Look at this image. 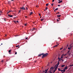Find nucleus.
I'll return each instance as SVG.
<instances>
[{"label":"nucleus","mask_w":73,"mask_h":73,"mask_svg":"<svg viewBox=\"0 0 73 73\" xmlns=\"http://www.w3.org/2000/svg\"><path fill=\"white\" fill-rule=\"evenodd\" d=\"M54 68L55 69L54 70L53 73H54V72H55L57 70V68L56 67H56H51V68H50V71H52V70H53V69H54Z\"/></svg>","instance_id":"obj_1"},{"label":"nucleus","mask_w":73,"mask_h":73,"mask_svg":"<svg viewBox=\"0 0 73 73\" xmlns=\"http://www.w3.org/2000/svg\"><path fill=\"white\" fill-rule=\"evenodd\" d=\"M48 55V53H46V54H43V56H42V58H44L45 57H46V56H47Z\"/></svg>","instance_id":"obj_2"},{"label":"nucleus","mask_w":73,"mask_h":73,"mask_svg":"<svg viewBox=\"0 0 73 73\" xmlns=\"http://www.w3.org/2000/svg\"><path fill=\"white\" fill-rule=\"evenodd\" d=\"M60 64V62H57V64H56V65H55V68H57V67H58V66L59 65V64Z\"/></svg>","instance_id":"obj_3"},{"label":"nucleus","mask_w":73,"mask_h":73,"mask_svg":"<svg viewBox=\"0 0 73 73\" xmlns=\"http://www.w3.org/2000/svg\"><path fill=\"white\" fill-rule=\"evenodd\" d=\"M43 53H42V54H39L38 55V57H41V56H42V55H43Z\"/></svg>","instance_id":"obj_4"},{"label":"nucleus","mask_w":73,"mask_h":73,"mask_svg":"<svg viewBox=\"0 0 73 73\" xmlns=\"http://www.w3.org/2000/svg\"><path fill=\"white\" fill-rule=\"evenodd\" d=\"M58 45H59V44H58L57 45H56L54 46L53 47L54 48H55V47H57V46H58Z\"/></svg>","instance_id":"obj_5"},{"label":"nucleus","mask_w":73,"mask_h":73,"mask_svg":"<svg viewBox=\"0 0 73 73\" xmlns=\"http://www.w3.org/2000/svg\"><path fill=\"white\" fill-rule=\"evenodd\" d=\"M67 47L66 46L65 47L64 49V51L65 50H66V48H67Z\"/></svg>","instance_id":"obj_6"},{"label":"nucleus","mask_w":73,"mask_h":73,"mask_svg":"<svg viewBox=\"0 0 73 73\" xmlns=\"http://www.w3.org/2000/svg\"><path fill=\"white\" fill-rule=\"evenodd\" d=\"M63 55H64V54H63L61 57H60V60H61V59H62V58H63Z\"/></svg>","instance_id":"obj_7"},{"label":"nucleus","mask_w":73,"mask_h":73,"mask_svg":"<svg viewBox=\"0 0 73 73\" xmlns=\"http://www.w3.org/2000/svg\"><path fill=\"white\" fill-rule=\"evenodd\" d=\"M8 16L10 17H12V16H13V15H10L9 14L8 15Z\"/></svg>","instance_id":"obj_8"},{"label":"nucleus","mask_w":73,"mask_h":73,"mask_svg":"<svg viewBox=\"0 0 73 73\" xmlns=\"http://www.w3.org/2000/svg\"><path fill=\"white\" fill-rule=\"evenodd\" d=\"M45 17H42V20H44L45 19Z\"/></svg>","instance_id":"obj_9"},{"label":"nucleus","mask_w":73,"mask_h":73,"mask_svg":"<svg viewBox=\"0 0 73 73\" xmlns=\"http://www.w3.org/2000/svg\"><path fill=\"white\" fill-rule=\"evenodd\" d=\"M68 69V68H67V66H66V67H65L64 69H65V70H66V69Z\"/></svg>","instance_id":"obj_10"},{"label":"nucleus","mask_w":73,"mask_h":73,"mask_svg":"<svg viewBox=\"0 0 73 73\" xmlns=\"http://www.w3.org/2000/svg\"><path fill=\"white\" fill-rule=\"evenodd\" d=\"M61 16V15H57V17H60Z\"/></svg>","instance_id":"obj_11"},{"label":"nucleus","mask_w":73,"mask_h":73,"mask_svg":"<svg viewBox=\"0 0 73 73\" xmlns=\"http://www.w3.org/2000/svg\"><path fill=\"white\" fill-rule=\"evenodd\" d=\"M30 13V16H31V15H32V14H33V12H31Z\"/></svg>","instance_id":"obj_12"},{"label":"nucleus","mask_w":73,"mask_h":73,"mask_svg":"<svg viewBox=\"0 0 73 73\" xmlns=\"http://www.w3.org/2000/svg\"><path fill=\"white\" fill-rule=\"evenodd\" d=\"M62 1H59L58 2V3H61L62 2Z\"/></svg>","instance_id":"obj_13"},{"label":"nucleus","mask_w":73,"mask_h":73,"mask_svg":"<svg viewBox=\"0 0 73 73\" xmlns=\"http://www.w3.org/2000/svg\"><path fill=\"white\" fill-rule=\"evenodd\" d=\"M23 8H24V6H23V7H20V9H23Z\"/></svg>","instance_id":"obj_14"},{"label":"nucleus","mask_w":73,"mask_h":73,"mask_svg":"<svg viewBox=\"0 0 73 73\" xmlns=\"http://www.w3.org/2000/svg\"><path fill=\"white\" fill-rule=\"evenodd\" d=\"M65 66V65H62L61 66V67H64V66Z\"/></svg>","instance_id":"obj_15"},{"label":"nucleus","mask_w":73,"mask_h":73,"mask_svg":"<svg viewBox=\"0 0 73 73\" xmlns=\"http://www.w3.org/2000/svg\"><path fill=\"white\" fill-rule=\"evenodd\" d=\"M65 70H66L64 69L63 70V72H65Z\"/></svg>","instance_id":"obj_16"},{"label":"nucleus","mask_w":73,"mask_h":73,"mask_svg":"<svg viewBox=\"0 0 73 73\" xmlns=\"http://www.w3.org/2000/svg\"><path fill=\"white\" fill-rule=\"evenodd\" d=\"M11 50H9L8 51L9 53H11Z\"/></svg>","instance_id":"obj_17"},{"label":"nucleus","mask_w":73,"mask_h":73,"mask_svg":"<svg viewBox=\"0 0 73 73\" xmlns=\"http://www.w3.org/2000/svg\"><path fill=\"white\" fill-rule=\"evenodd\" d=\"M48 69H49V68H48V69H47V70H45V71H46V72H48Z\"/></svg>","instance_id":"obj_18"},{"label":"nucleus","mask_w":73,"mask_h":73,"mask_svg":"<svg viewBox=\"0 0 73 73\" xmlns=\"http://www.w3.org/2000/svg\"><path fill=\"white\" fill-rule=\"evenodd\" d=\"M8 2L9 4H11V2H10V1H8Z\"/></svg>","instance_id":"obj_19"},{"label":"nucleus","mask_w":73,"mask_h":73,"mask_svg":"<svg viewBox=\"0 0 73 73\" xmlns=\"http://www.w3.org/2000/svg\"><path fill=\"white\" fill-rule=\"evenodd\" d=\"M48 5H49V3H47L46 4V6H48Z\"/></svg>","instance_id":"obj_20"},{"label":"nucleus","mask_w":73,"mask_h":73,"mask_svg":"<svg viewBox=\"0 0 73 73\" xmlns=\"http://www.w3.org/2000/svg\"><path fill=\"white\" fill-rule=\"evenodd\" d=\"M14 22L15 23H16V24L17 23V22H16V21H14Z\"/></svg>","instance_id":"obj_21"},{"label":"nucleus","mask_w":73,"mask_h":73,"mask_svg":"<svg viewBox=\"0 0 73 73\" xmlns=\"http://www.w3.org/2000/svg\"><path fill=\"white\" fill-rule=\"evenodd\" d=\"M58 59L59 61H61V58H58Z\"/></svg>","instance_id":"obj_22"},{"label":"nucleus","mask_w":73,"mask_h":73,"mask_svg":"<svg viewBox=\"0 0 73 73\" xmlns=\"http://www.w3.org/2000/svg\"><path fill=\"white\" fill-rule=\"evenodd\" d=\"M71 45H72V44H70V48H72V46H71Z\"/></svg>","instance_id":"obj_23"},{"label":"nucleus","mask_w":73,"mask_h":73,"mask_svg":"<svg viewBox=\"0 0 73 73\" xmlns=\"http://www.w3.org/2000/svg\"><path fill=\"white\" fill-rule=\"evenodd\" d=\"M58 70H59V71H61V70H60V68H58Z\"/></svg>","instance_id":"obj_24"},{"label":"nucleus","mask_w":73,"mask_h":73,"mask_svg":"<svg viewBox=\"0 0 73 73\" xmlns=\"http://www.w3.org/2000/svg\"><path fill=\"white\" fill-rule=\"evenodd\" d=\"M73 66V64L72 65H70L69 66Z\"/></svg>","instance_id":"obj_25"},{"label":"nucleus","mask_w":73,"mask_h":73,"mask_svg":"<svg viewBox=\"0 0 73 73\" xmlns=\"http://www.w3.org/2000/svg\"><path fill=\"white\" fill-rule=\"evenodd\" d=\"M48 9V7H46L45 8L46 10Z\"/></svg>","instance_id":"obj_26"},{"label":"nucleus","mask_w":73,"mask_h":73,"mask_svg":"<svg viewBox=\"0 0 73 73\" xmlns=\"http://www.w3.org/2000/svg\"><path fill=\"white\" fill-rule=\"evenodd\" d=\"M19 46V45H18L17 46H16V48H17V47H18Z\"/></svg>","instance_id":"obj_27"},{"label":"nucleus","mask_w":73,"mask_h":73,"mask_svg":"<svg viewBox=\"0 0 73 73\" xmlns=\"http://www.w3.org/2000/svg\"><path fill=\"white\" fill-rule=\"evenodd\" d=\"M55 9L56 11H57V10H58V8H57L56 9Z\"/></svg>","instance_id":"obj_28"},{"label":"nucleus","mask_w":73,"mask_h":73,"mask_svg":"<svg viewBox=\"0 0 73 73\" xmlns=\"http://www.w3.org/2000/svg\"><path fill=\"white\" fill-rule=\"evenodd\" d=\"M60 71L61 72H63V70H61Z\"/></svg>","instance_id":"obj_29"},{"label":"nucleus","mask_w":73,"mask_h":73,"mask_svg":"<svg viewBox=\"0 0 73 73\" xmlns=\"http://www.w3.org/2000/svg\"><path fill=\"white\" fill-rule=\"evenodd\" d=\"M43 20V19H40V21H42Z\"/></svg>","instance_id":"obj_30"},{"label":"nucleus","mask_w":73,"mask_h":73,"mask_svg":"<svg viewBox=\"0 0 73 73\" xmlns=\"http://www.w3.org/2000/svg\"><path fill=\"white\" fill-rule=\"evenodd\" d=\"M13 12V11H9V12Z\"/></svg>","instance_id":"obj_31"},{"label":"nucleus","mask_w":73,"mask_h":73,"mask_svg":"<svg viewBox=\"0 0 73 73\" xmlns=\"http://www.w3.org/2000/svg\"><path fill=\"white\" fill-rule=\"evenodd\" d=\"M3 61H4V60H2V61H1V62H3Z\"/></svg>","instance_id":"obj_32"},{"label":"nucleus","mask_w":73,"mask_h":73,"mask_svg":"<svg viewBox=\"0 0 73 73\" xmlns=\"http://www.w3.org/2000/svg\"><path fill=\"white\" fill-rule=\"evenodd\" d=\"M51 5H52V6H53V5H54L53 3H52Z\"/></svg>","instance_id":"obj_33"},{"label":"nucleus","mask_w":73,"mask_h":73,"mask_svg":"<svg viewBox=\"0 0 73 73\" xmlns=\"http://www.w3.org/2000/svg\"><path fill=\"white\" fill-rule=\"evenodd\" d=\"M25 10V8H23V10Z\"/></svg>","instance_id":"obj_34"},{"label":"nucleus","mask_w":73,"mask_h":73,"mask_svg":"<svg viewBox=\"0 0 73 73\" xmlns=\"http://www.w3.org/2000/svg\"><path fill=\"white\" fill-rule=\"evenodd\" d=\"M62 49H63V48H61L60 49V50H62Z\"/></svg>","instance_id":"obj_35"},{"label":"nucleus","mask_w":73,"mask_h":73,"mask_svg":"<svg viewBox=\"0 0 73 73\" xmlns=\"http://www.w3.org/2000/svg\"><path fill=\"white\" fill-rule=\"evenodd\" d=\"M49 73H52V72H51V71H50V72Z\"/></svg>","instance_id":"obj_36"},{"label":"nucleus","mask_w":73,"mask_h":73,"mask_svg":"<svg viewBox=\"0 0 73 73\" xmlns=\"http://www.w3.org/2000/svg\"><path fill=\"white\" fill-rule=\"evenodd\" d=\"M9 12H9H9H8V13H7V14H8L9 13Z\"/></svg>","instance_id":"obj_37"},{"label":"nucleus","mask_w":73,"mask_h":73,"mask_svg":"<svg viewBox=\"0 0 73 73\" xmlns=\"http://www.w3.org/2000/svg\"><path fill=\"white\" fill-rule=\"evenodd\" d=\"M15 54H17V52H15Z\"/></svg>","instance_id":"obj_38"},{"label":"nucleus","mask_w":73,"mask_h":73,"mask_svg":"<svg viewBox=\"0 0 73 73\" xmlns=\"http://www.w3.org/2000/svg\"><path fill=\"white\" fill-rule=\"evenodd\" d=\"M27 24H25V26H27Z\"/></svg>","instance_id":"obj_39"},{"label":"nucleus","mask_w":73,"mask_h":73,"mask_svg":"<svg viewBox=\"0 0 73 73\" xmlns=\"http://www.w3.org/2000/svg\"><path fill=\"white\" fill-rule=\"evenodd\" d=\"M38 14H39V16H41V14H40V13H39Z\"/></svg>","instance_id":"obj_40"},{"label":"nucleus","mask_w":73,"mask_h":73,"mask_svg":"<svg viewBox=\"0 0 73 73\" xmlns=\"http://www.w3.org/2000/svg\"><path fill=\"white\" fill-rule=\"evenodd\" d=\"M61 60H62V61H64V60L63 59H61Z\"/></svg>","instance_id":"obj_41"},{"label":"nucleus","mask_w":73,"mask_h":73,"mask_svg":"<svg viewBox=\"0 0 73 73\" xmlns=\"http://www.w3.org/2000/svg\"><path fill=\"white\" fill-rule=\"evenodd\" d=\"M36 7H37V8H38V6L37 5V6H36Z\"/></svg>","instance_id":"obj_42"},{"label":"nucleus","mask_w":73,"mask_h":73,"mask_svg":"<svg viewBox=\"0 0 73 73\" xmlns=\"http://www.w3.org/2000/svg\"><path fill=\"white\" fill-rule=\"evenodd\" d=\"M16 22H17V23H19V21H16Z\"/></svg>","instance_id":"obj_43"},{"label":"nucleus","mask_w":73,"mask_h":73,"mask_svg":"<svg viewBox=\"0 0 73 73\" xmlns=\"http://www.w3.org/2000/svg\"><path fill=\"white\" fill-rule=\"evenodd\" d=\"M54 12H56V10H55V9L54 10Z\"/></svg>","instance_id":"obj_44"},{"label":"nucleus","mask_w":73,"mask_h":73,"mask_svg":"<svg viewBox=\"0 0 73 73\" xmlns=\"http://www.w3.org/2000/svg\"><path fill=\"white\" fill-rule=\"evenodd\" d=\"M54 0H53L52 1V2H54Z\"/></svg>","instance_id":"obj_45"},{"label":"nucleus","mask_w":73,"mask_h":73,"mask_svg":"<svg viewBox=\"0 0 73 73\" xmlns=\"http://www.w3.org/2000/svg\"><path fill=\"white\" fill-rule=\"evenodd\" d=\"M69 51H68V52L67 53H68V54H69Z\"/></svg>","instance_id":"obj_46"},{"label":"nucleus","mask_w":73,"mask_h":73,"mask_svg":"<svg viewBox=\"0 0 73 73\" xmlns=\"http://www.w3.org/2000/svg\"><path fill=\"white\" fill-rule=\"evenodd\" d=\"M35 29V28L33 29L32 31H33V30H34V29Z\"/></svg>","instance_id":"obj_47"},{"label":"nucleus","mask_w":73,"mask_h":73,"mask_svg":"<svg viewBox=\"0 0 73 73\" xmlns=\"http://www.w3.org/2000/svg\"><path fill=\"white\" fill-rule=\"evenodd\" d=\"M57 21H59V20H58V19H57Z\"/></svg>","instance_id":"obj_48"},{"label":"nucleus","mask_w":73,"mask_h":73,"mask_svg":"<svg viewBox=\"0 0 73 73\" xmlns=\"http://www.w3.org/2000/svg\"><path fill=\"white\" fill-rule=\"evenodd\" d=\"M58 13H60V12H59L56 13V14H58Z\"/></svg>","instance_id":"obj_49"},{"label":"nucleus","mask_w":73,"mask_h":73,"mask_svg":"<svg viewBox=\"0 0 73 73\" xmlns=\"http://www.w3.org/2000/svg\"><path fill=\"white\" fill-rule=\"evenodd\" d=\"M68 49H70V47H68Z\"/></svg>","instance_id":"obj_50"},{"label":"nucleus","mask_w":73,"mask_h":73,"mask_svg":"<svg viewBox=\"0 0 73 73\" xmlns=\"http://www.w3.org/2000/svg\"><path fill=\"white\" fill-rule=\"evenodd\" d=\"M70 36H72V34H70Z\"/></svg>","instance_id":"obj_51"},{"label":"nucleus","mask_w":73,"mask_h":73,"mask_svg":"<svg viewBox=\"0 0 73 73\" xmlns=\"http://www.w3.org/2000/svg\"><path fill=\"white\" fill-rule=\"evenodd\" d=\"M58 7H60V5H58Z\"/></svg>","instance_id":"obj_52"},{"label":"nucleus","mask_w":73,"mask_h":73,"mask_svg":"<svg viewBox=\"0 0 73 73\" xmlns=\"http://www.w3.org/2000/svg\"><path fill=\"white\" fill-rule=\"evenodd\" d=\"M26 40L28 39V37H27L26 38Z\"/></svg>","instance_id":"obj_53"},{"label":"nucleus","mask_w":73,"mask_h":73,"mask_svg":"<svg viewBox=\"0 0 73 73\" xmlns=\"http://www.w3.org/2000/svg\"><path fill=\"white\" fill-rule=\"evenodd\" d=\"M47 73V71H45V73Z\"/></svg>","instance_id":"obj_54"},{"label":"nucleus","mask_w":73,"mask_h":73,"mask_svg":"<svg viewBox=\"0 0 73 73\" xmlns=\"http://www.w3.org/2000/svg\"><path fill=\"white\" fill-rule=\"evenodd\" d=\"M26 9L27 10L28 9V8L27 7H26Z\"/></svg>","instance_id":"obj_55"},{"label":"nucleus","mask_w":73,"mask_h":73,"mask_svg":"<svg viewBox=\"0 0 73 73\" xmlns=\"http://www.w3.org/2000/svg\"><path fill=\"white\" fill-rule=\"evenodd\" d=\"M63 56H66V54H64V55L63 54Z\"/></svg>","instance_id":"obj_56"},{"label":"nucleus","mask_w":73,"mask_h":73,"mask_svg":"<svg viewBox=\"0 0 73 73\" xmlns=\"http://www.w3.org/2000/svg\"><path fill=\"white\" fill-rule=\"evenodd\" d=\"M21 12V11H19V12Z\"/></svg>","instance_id":"obj_57"},{"label":"nucleus","mask_w":73,"mask_h":73,"mask_svg":"<svg viewBox=\"0 0 73 73\" xmlns=\"http://www.w3.org/2000/svg\"><path fill=\"white\" fill-rule=\"evenodd\" d=\"M4 20H5V21H5V19H4Z\"/></svg>","instance_id":"obj_58"},{"label":"nucleus","mask_w":73,"mask_h":73,"mask_svg":"<svg viewBox=\"0 0 73 73\" xmlns=\"http://www.w3.org/2000/svg\"><path fill=\"white\" fill-rule=\"evenodd\" d=\"M9 54H11V53H9Z\"/></svg>","instance_id":"obj_59"},{"label":"nucleus","mask_w":73,"mask_h":73,"mask_svg":"<svg viewBox=\"0 0 73 73\" xmlns=\"http://www.w3.org/2000/svg\"><path fill=\"white\" fill-rule=\"evenodd\" d=\"M44 11H46L44 9Z\"/></svg>","instance_id":"obj_60"},{"label":"nucleus","mask_w":73,"mask_h":73,"mask_svg":"<svg viewBox=\"0 0 73 73\" xmlns=\"http://www.w3.org/2000/svg\"><path fill=\"white\" fill-rule=\"evenodd\" d=\"M43 72H45V71H43Z\"/></svg>","instance_id":"obj_61"},{"label":"nucleus","mask_w":73,"mask_h":73,"mask_svg":"<svg viewBox=\"0 0 73 73\" xmlns=\"http://www.w3.org/2000/svg\"><path fill=\"white\" fill-rule=\"evenodd\" d=\"M67 46H68V44L67 45Z\"/></svg>","instance_id":"obj_62"},{"label":"nucleus","mask_w":73,"mask_h":73,"mask_svg":"<svg viewBox=\"0 0 73 73\" xmlns=\"http://www.w3.org/2000/svg\"><path fill=\"white\" fill-rule=\"evenodd\" d=\"M1 45H3V43H1Z\"/></svg>","instance_id":"obj_63"},{"label":"nucleus","mask_w":73,"mask_h":73,"mask_svg":"<svg viewBox=\"0 0 73 73\" xmlns=\"http://www.w3.org/2000/svg\"><path fill=\"white\" fill-rule=\"evenodd\" d=\"M64 73V72H62L61 73Z\"/></svg>","instance_id":"obj_64"}]
</instances>
